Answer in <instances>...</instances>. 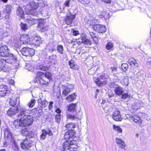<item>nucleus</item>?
<instances>
[{
    "instance_id": "obj_1",
    "label": "nucleus",
    "mask_w": 151,
    "mask_h": 151,
    "mask_svg": "<svg viewBox=\"0 0 151 151\" xmlns=\"http://www.w3.org/2000/svg\"><path fill=\"white\" fill-rule=\"evenodd\" d=\"M31 111L25 107L22 106L20 109V113L17 115L19 121H22L24 126L30 125L33 121V117L30 115Z\"/></svg>"
},
{
    "instance_id": "obj_2",
    "label": "nucleus",
    "mask_w": 151,
    "mask_h": 151,
    "mask_svg": "<svg viewBox=\"0 0 151 151\" xmlns=\"http://www.w3.org/2000/svg\"><path fill=\"white\" fill-rule=\"evenodd\" d=\"M52 74L49 72L43 73L38 72L37 74V78L34 82L40 84L47 85L52 80Z\"/></svg>"
},
{
    "instance_id": "obj_3",
    "label": "nucleus",
    "mask_w": 151,
    "mask_h": 151,
    "mask_svg": "<svg viewBox=\"0 0 151 151\" xmlns=\"http://www.w3.org/2000/svg\"><path fill=\"white\" fill-rule=\"evenodd\" d=\"M0 59L3 63H7L12 64L15 69L17 68L19 66V61L11 53L4 58Z\"/></svg>"
},
{
    "instance_id": "obj_4",
    "label": "nucleus",
    "mask_w": 151,
    "mask_h": 151,
    "mask_svg": "<svg viewBox=\"0 0 151 151\" xmlns=\"http://www.w3.org/2000/svg\"><path fill=\"white\" fill-rule=\"evenodd\" d=\"M76 125L74 123H70L67 124L66 125V128L69 131L66 132L64 135V138L65 139H68L69 141H71V139L73 137H74L75 136V132L73 129L75 128Z\"/></svg>"
},
{
    "instance_id": "obj_5",
    "label": "nucleus",
    "mask_w": 151,
    "mask_h": 151,
    "mask_svg": "<svg viewBox=\"0 0 151 151\" xmlns=\"http://www.w3.org/2000/svg\"><path fill=\"white\" fill-rule=\"evenodd\" d=\"M109 76L105 73H101L94 80L95 82L99 86H101L106 85L107 81L109 78Z\"/></svg>"
},
{
    "instance_id": "obj_6",
    "label": "nucleus",
    "mask_w": 151,
    "mask_h": 151,
    "mask_svg": "<svg viewBox=\"0 0 151 151\" xmlns=\"http://www.w3.org/2000/svg\"><path fill=\"white\" fill-rule=\"evenodd\" d=\"M83 112L81 111H79L78 113L74 112L72 113H69L66 114L67 118V121L68 122L69 121H73L81 120L82 118Z\"/></svg>"
},
{
    "instance_id": "obj_7",
    "label": "nucleus",
    "mask_w": 151,
    "mask_h": 151,
    "mask_svg": "<svg viewBox=\"0 0 151 151\" xmlns=\"http://www.w3.org/2000/svg\"><path fill=\"white\" fill-rule=\"evenodd\" d=\"M73 86L71 84H68L66 85H62L61 88L63 89L62 95L64 97L67 96L73 89Z\"/></svg>"
},
{
    "instance_id": "obj_8",
    "label": "nucleus",
    "mask_w": 151,
    "mask_h": 151,
    "mask_svg": "<svg viewBox=\"0 0 151 151\" xmlns=\"http://www.w3.org/2000/svg\"><path fill=\"white\" fill-rule=\"evenodd\" d=\"M35 50L29 47H24L21 50L20 52L22 54L26 56L33 55L35 54Z\"/></svg>"
},
{
    "instance_id": "obj_9",
    "label": "nucleus",
    "mask_w": 151,
    "mask_h": 151,
    "mask_svg": "<svg viewBox=\"0 0 151 151\" xmlns=\"http://www.w3.org/2000/svg\"><path fill=\"white\" fill-rule=\"evenodd\" d=\"M23 106H19L18 107L17 106H12L7 111V114L9 116H12L17 113L19 114L20 113V109Z\"/></svg>"
},
{
    "instance_id": "obj_10",
    "label": "nucleus",
    "mask_w": 151,
    "mask_h": 151,
    "mask_svg": "<svg viewBox=\"0 0 151 151\" xmlns=\"http://www.w3.org/2000/svg\"><path fill=\"white\" fill-rule=\"evenodd\" d=\"M92 28L95 31L98 33L105 32L106 30V28L104 26L99 24L93 25Z\"/></svg>"
},
{
    "instance_id": "obj_11",
    "label": "nucleus",
    "mask_w": 151,
    "mask_h": 151,
    "mask_svg": "<svg viewBox=\"0 0 151 151\" xmlns=\"http://www.w3.org/2000/svg\"><path fill=\"white\" fill-rule=\"evenodd\" d=\"M32 37L30 38L29 35L27 34H24L21 36L20 41L23 44H30L31 40Z\"/></svg>"
},
{
    "instance_id": "obj_12",
    "label": "nucleus",
    "mask_w": 151,
    "mask_h": 151,
    "mask_svg": "<svg viewBox=\"0 0 151 151\" xmlns=\"http://www.w3.org/2000/svg\"><path fill=\"white\" fill-rule=\"evenodd\" d=\"M0 53L1 56L4 58L10 53L9 52V49L6 45L2 46L0 48Z\"/></svg>"
},
{
    "instance_id": "obj_13",
    "label": "nucleus",
    "mask_w": 151,
    "mask_h": 151,
    "mask_svg": "<svg viewBox=\"0 0 151 151\" xmlns=\"http://www.w3.org/2000/svg\"><path fill=\"white\" fill-rule=\"evenodd\" d=\"M79 40L78 41L79 44L82 43L87 46H90L91 44V41L89 40L82 36Z\"/></svg>"
},
{
    "instance_id": "obj_14",
    "label": "nucleus",
    "mask_w": 151,
    "mask_h": 151,
    "mask_svg": "<svg viewBox=\"0 0 151 151\" xmlns=\"http://www.w3.org/2000/svg\"><path fill=\"white\" fill-rule=\"evenodd\" d=\"M29 139H26L21 144V146L23 149H29L32 146V144L29 141Z\"/></svg>"
},
{
    "instance_id": "obj_15",
    "label": "nucleus",
    "mask_w": 151,
    "mask_h": 151,
    "mask_svg": "<svg viewBox=\"0 0 151 151\" xmlns=\"http://www.w3.org/2000/svg\"><path fill=\"white\" fill-rule=\"evenodd\" d=\"M70 143L68 141L65 142L60 148L61 151H72L73 147H70Z\"/></svg>"
},
{
    "instance_id": "obj_16",
    "label": "nucleus",
    "mask_w": 151,
    "mask_h": 151,
    "mask_svg": "<svg viewBox=\"0 0 151 151\" xmlns=\"http://www.w3.org/2000/svg\"><path fill=\"white\" fill-rule=\"evenodd\" d=\"M7 86L4 85L0 86V96L4 97L7 93Z\"/></svg>"
},
{
    "instance_id": "obj_17",
    "label": "nucleus",
    "mask_w": 151,
    "mask_h": 151,
    "mask_svg": "<svg viewBox=\"0 0 151 151\" xmlns=\"http://www.w3.org/2000/svg\"><path fill=\"white\" fill-rule=\"evenodd\" d=\"M70 15H67L65 18V23L67 24H70L73 20L75 18V14H72L71 13H70Z\"/></svg>"
},
{
    "instance_id": "obj_18",
    "label": "nucleus",
    "mask_w": 151,
    "mask_h": 151,
    "mask_svg": "<svg viewBox=\"0 0 151 151\" xmlns=\"http://www.w3.org/2000/svg\"><path fill=\"white\" fill-rule=\"evenodd\" d=\"M124 92V89L121 87L117 86L115 87L114 92L115 94L118 95H121Z\"/></svg>"
},
{
    "instance_id": "obj_19",
    "label": "nucleus",
    "mask_w": 151,
    "mask_h": 151,
    "mask_svg": "<svg viewBox=\"0 0 151 151\" xmlns=\"http://www.w3.org/2000/svg\"><path fill=\"white\" fill-rule=\"evenodd\" d=\"M15 120L13 123V126L17 129H20L22 127H24V124L22 123V121H21L19 120Z\"/></svg>"
},
{
    "instance_id": "obj_20",
    "label": "nucleus",
    "mask_w": 151,
    "mask_h": 151,
    "mask_svg": "<svg viewBox=\"0 0 151 151\" xmlns=\"http://www.w3.org/2000/svg\"><path fill=\"white\" fill-rule=\"evenodd\" d=\"M33 38H32V43H33L35 45L39 46L41 43L42 40L41 37H35L34 38V40L32 39Z\"/></svg>"
},
{
    "instance_id": "obj_21",
    "label": "nucleus",
    "mask_w": 151,
    "mask_h": 151,
    "mask_svg": "<svg viewBox=\"0 0 151 151\" xmlns=\"http://www.w3.org/2000/svg\"><path fill=\"white\" fill-rule=\"evenodd\" d=\"M68 64L71 68L74 70H77L79 68L78 66L76 64L74 61L73 60H71L68 62Z\"/></svg>"
},
{
    "instance_id": "obj_22",
    "label": "nucleus",
    "mask_w": 151,
    "mask_h": 151,
    "mask_svg": "<svg viewBox=\"0 0 151 151\" xmlns=\"http://www.w3.org/2000/svg\"><path fill=\"white\" fill-rule=\"evenodd\" d=\"M77 104L76 103H71L67 106L68 110L69 111H74L75 110Z\"/></svg>"
},
{
    "instance_id": "obj_23",
    "label": "nucleus",
    "mask_w": 151,
    "mask_h": 151,
    "mask_svg": "<svg viewBox=\"0 0 151 151\" xmlns=\"http://www.w3.org/2000/svg\"><path fill=\"white\" fill-rule=\"evenodd\" d=\"M128 63L131 65H134L135 67H138L139 66V64L136 60L133 58H131L129 60Z\"/></svg>"
},
{
    "instance_id": "obj_24",
    "label": "nucleus",
    "mask_w": 151,
    "mask_h": 151,
    "mask_svg": "<svg viewBox=\"0 0 151 151\" xmlns=\"http://www.w3.org/2000/svg\"><path fill=\"white\" fill-rule=\"evenodd\" d=\"M17 101L18 103L20 102L19 98L18 97L13 98L10 99L9 102L10 105L12 106H15L17 104Z\"/></svg>"
},
{
    "instance_id": "obj_25",
    "label": "nucleus",
    "mask_w": 151,
    "mask_h": 151,
    "mask_svg": "<svg viewBox=\"0 0 151 151\" xmlns=\"http://www.w3.org/2000/svg\"><path fill=\"white\" fill-rule=\"evenodd\" d=\"M13 150L16 151H18L19 150L18 145L14 140L12 139L10 142Z\"/></svg>"
},
{
    "instance_id": "obj_26",
    "label": "nucleus",
    "mask_w": 151,
    "mask_h": 151,
    "mask_svg": "<svg viewBox=\"0 0 151 151\" xmlns=\"http://www.w3.org/2000/svg\"><path fill=\"white\" fill-rule=\"evenodd\" d=\"M131 119L135 122L137 123L138 124H140L142 123V120L138 115H134L131 117Z\"/></svg>"
},
{
    "instance_id": "obj_27",
    "label": "nucleus",
    "mask_w": 151,
    "mask_h": 151,
    "mask_svg": "<svg viewBox=\"0 0 151 151\" xmlns=\"http://www.w3.org/2000/svg\"><path fill=\"white\" fill-rule=\"evenodd\" d=\"M28 126L22 127L21 129H20L21 133L23 136H27L28 132V130L27 128V127H28Z\"/></svg>"
},
{
    "instance_id": "obj_28",
    "label": "nucleus",
    "mask_w": 151,
    "mask_h": 151,
    "mask_svg": "<svg viewBox=\"0 0 151 151\" xmlns=\"http://www.w3.org/2000/svg\"><path fill=\"white\" fill-rule=\"evenodd\" d=\"M109 16L108 12L104 11L102 12L100 15H98V17L101 18H104L105 19H106L109 18Z\"/></svg>"
},
{
    "instance_id": "obj_29",
    "label": "nucleus",
    "mask_w": 151,
    "mask_h": 151,
    "mask_svg": "<svg viewBox=\"0 0 151 151\" xmlns=\"http://www.w3.org/2000/svg\"><path fill=\"white\" fill-rule=\"evenodd\" d=\"M12 134L9 129L6 128L4 130V137L5 139L11 137Z\"/></svg>"
},
{
    "instance_id": "obj_30",
    "label": "nucleus",
    "mask_w": 151,
    "mask_h": 151,
    "mask_svg": "<svg viewBox=\"0 0 151 151\" xmlns=\"http://www.w3.org/2000/svg\"><path fill=\"white\" fill-rule=\"evenodd\" d=\"M77 95L75 93H74L71 95H69L68 97L66 98V99L68 101H72L75 99L76 98Z\"/></svg>"
},
{
    "instance_id": "obj_31",
    "label": "nucleus",
    "mask_w": 151,
    "mask_h": 151,
    "mask_svg": "<svg viewBox=\"0 0 151 151\" xmlns=\"http://www.w3.org/2000/svg\"><path fill=\"white\" fill-rule=\"evenodd\" d=\"M17 15L19 16L20 17L22 18L24 16V12L22 8L19 7L18 8L17 11Z\"/></svg>"
},
{
    "instance_id": "obj_32",
    "label": "nucleus",
    "mask_w": 151,
    "mask_h": 151,
    "mask_svg": "<svg viewBox=\"0 0 151 151\" xmlns=\"http://www.w3.org/2000/svg\"><path fill=\"white\" fill-rule=\"evenodd\" d=\"M12 6L10 5L7 6L4 10V12L6 14H7V15L11 12Z\"/></svg>"
},
{
    "instance_id": "obj_33",
    "label": "nucleus",
    "mask_w": 151,
    "mask_h": 151,
    "mask_svg": "<svg viewBox=\"0 0 151 151\" xmlns=\"http://www.w3.org/2000/svg\"><path fill=\"white\" fill-rule=\"evenodd\" d=\"M35 100L34 99H31L30 101L27 104V105L29 106V108H31L34 106V105H35Z\"/></svg>"
},
{
    "instance_id": "obj_34",
    "label": "nucleus",
    "mask_w": 151,
    "mask_h": 151,
    "mask_svg": "<svg viewBox=\"0 0 151 151\" xmlns=\"http://www.w3.org/2000/svg\"><path fill=\"white\" fill-rule=\"evenodd\" d=\"M116 143L119 146L125 145L124 142L120 139L116 138Z\"/></svg>"
},
{
    "instance_id": "obj_35",
    "label": "nucleus",
    "mask_w": 151,
    "mask_h": 151,
    "mask_svg": "<svg viewBox=\"0 0 151 151\" xmlns=\"http://www.w3.org/2000/svg\"><path fill=\"white\" fill-rule=\"evenodd\" d=\"M37 20L33 18H29L27 20V22L30 25L35 24L37 22Z\"/></svg>"
},
{
    "instance_id": "obj_36",
    "label": "nucleus",
    "mask_w": 151,
    "mask_h": 151,
    "mask_svg": "<svg viewBox=\"0 0 151 151\" xmlns=\"http://www.w3.org/2000/svg\"><path fill=\"white\" fill-rule=\"evenodd\" d=\"M26 68L29 71H33L34 68V66L28 63L26 65Z\"/></svg>"
},
{
    "instance_id": "obj_37",
    "label": "nucleus",
    "mask_w": 151,
    "mask_h": 151,
    "mask_svg": "<svg viewBox=\"0 0 151 151\" xmlns=\"http://www.w3.org/2000/svg\"><path fill=\"white\" fill-rule=\"evenodd\" d=\"M46 129H43L42 130V133L40 136V139L41 140L45 139L46 135Z\"/></svg>"
},
{
    "instance_id": "obj_38",
    "label": "nucleus",
    "mask_w": 151,
    "mask_h": 151,
    "mask_svg": "<svg viewBox=\"0 0 151 151\" xmlns=\"http://www.w3.org/2000/svg\"><path fill=\"white\" fill-rule=\"evenodd\" d=\"M74 137H73L72 139H71L72 140L71 141H69V139H68H68H65L66 141H68L70 143V147H73V150L72 151H74V149L75 148V147L74 146L75 145H74L73 143L74 142L73 141H74V140L73 139Z\"/></svg>"
},
{
    "instance_id": "obj_39",
    "label": "nucleus",
    "mask_w": 151,
    "mask_h": 151,
    "mask_svg": "<svg viewBox=\"0 0 151 151\" xmlns=\"http://www.w3.org/2000/svg\"><path fill=\"white\" fill-rule=\"evenodd\" d=\"M57 49L58 52L60 54H62L63 53V48L62 45H58L57 47Z\"/></svg>"
},
{
    "instance_id": "obj_40",
    "label": "nucleus",
    "mask_w": 151,
    "mask_h": 151,
    "mask_svg": "<svg viewBox=\"0 0 151 151\" xmlns=\"http://www.w3.org/2000/svg\"><path fill=\"white\" fill-rule=\"evenodd\" d=\"M21 44L18 41L16 42L14 44V47L16 49V50L20 49L21 47Z\"/></svg>"
},
{
    "instance_id": "obj_41",
    "label": "nucleus",
    "mask_w": 151,
    "mask_h": 151,
    "mask_svg": "<svg viewBox=\"0 0 151 151\" xmlns=\"http://www.w3.org/2000/svg\"><path fill=\"white\" fill-rule=\"evenodd\" d=\"M45 25V24L44 23V20L43 19H41L39 21L38 27L41 29L43 27V26Z\"/></svg>"
},
{
    "instance_id": "obj_42",
    "label": "nucleus",
    "mask_w": 151,
    "mask_h": 151,
    "mask_svg": "<svg viewBox=\"0 0 151 151\" xmlns=\"http://www.w3.org/2000/svg\"><path fill=\"white\" fill-rule=\"evenodd\" d=\"M113 128L115 130L118 131L119 132L121 133L122 132V129L119 126H116L113 125Z\"/></svg>"
},
{
    "instance_id": "obj_43",
    "label": "nucleus",
    "mask_w": 151,
    "mask_h": 151,
    "mask_svg": "<svg viewBox=\"0 0 151 151\" xmlns=\"http://www.w3.org/2000/svg\"><path fill=\"white\" fill-rule=\"evenodd\" d=\"M113 118L115 121H120L122 120V118L121 117L120 115L117 116H113Z\"/></svg>"
},
{
    "instance_id": "obj_44",
    "label": "nucleus",
    "mask_w": 151,
    "mask_h": 151,
    "mask_svg": "<svg viewBox=\"0 0 151 151\" xmlns=\"http://www.w3.org/2000/svg\"><path fill=\"white\" fill-rule=\"evenodd\" d=\"M35 8H34L33 9H31L30 10H29V14H30V15H33L34 16H36L37 15L36 14V10L35 9Z\"/></svg>"
},
{
    "instance_id": "obj_45",
    "label": "nucleus",
    "mask_w": 151,
    "mask_h": 151,
    "mask_svg": "<svg viewBox=\"0 0 151 151\" xmlns=\"http://www.w3.org/2000/svg\"><path fill=\"white\" fill-rule=\"evenodd\" d=\"M61 115L60 114H57L55 115V119L57 123H59L60 121Z\"/></svg>"
},
{
    "instance_id": "obj_46",
    "label": "nucleus",
    "mask_w": 151,
    "mask_h": 151,
    "mask_svg": "<svg viewBox=\"0 0 151 151\" xmlns=\"http://www.w3.org/2000/svg\"><path fill=\"white\" fill-rule=\"evenodd\" d=\"M121 68L124 71H125L128 68V65L127 63L122 64L121 65Z\"/></svg>"
},
{
    "instance_id": "obj_47",
    "label": "nucleus",
    "mask_w": 151,
    "mask_h": 151,
    "mask_svg": "<svg viewBox=\"0 0 151 151\" xmlns=\"http://www.w3.org/2000/svg\"><path fill=\"white\" fill-rule=\"evenodd\" d=\"M113 44L111 42H109L106 45V49L108 50H110L113 47Z\"/></svg>"
},
{
    "instance_id": "obj_48",
    "label": "nucleus",
    "mask_w": 151,
    "mask_h": 151,
    "mask_svg": "<svg viewBox=\"0 0 151 151\" xmlns=\"http://www.w3.org/2000/svg\"><path fill=\"white\" fill-rule=\"evenodd\" d=\"M38 68L40 70L43 71H46L47 70H48V67L42 65H40Z\"/></svg>"
},
{
    "instance_id": "obj_49",
    "label": "nucleus",
    "mask_w": 151,
    "mask_h": 151,
    "mask_svg": "<svg viewBox=\"0 0 151 151\" xmlns=\"http://www.w3.org/2000/svg\"><path fill=\"white\" fill-rule=\"evenodd\" d=\"M49 29V27L47 25H45L41 29V31L42 32H44L45 31H47Z\"/></svg>"
},
{
    "instance_id": "obj_50",
    "label": "nucleus",
    "mask_w": 151,
    "mask_h": 151,
    "mask_svg": "<svg viewBox=\"0 0 151 151\" xmlns=\"http://www.w3.org/2000/svg\"><path fill=\"white\" fill-rule=\"evenodd\" d=\"M41 104V107L42 108H45L47 106L48 103L47 101H45L43 102H42V103H40Z\"/></svg>"
},
{
    "instance_id": "obj_51",
    "label": "nucleus",
    "mask_w": 151,
    "mask_h": 151,
    "mask_svg": "<svg viewBox=\"0 0 151 151\" xmlns=\"http://www.w3.org/2000/svg\"><path fill=\"white\" fill-rule=\"evenodd\" d=\"M45 98L43 96H42L38 100V103H42L45 101H46Z\"/></svg>"
},
{
    "instance_id": "obj_52",
    "label": "nucleus",
    "mask_w": 151,
    "mask_h": 151,
    "mask_svg": "<svg viewBox=\"0 0 151 151\" xmlns=\"http://www.w3.org/2000/svg\"><path fill=\"white\" fill-rule=\"evenodd\" d=\"M21 27L22 29L23 30H25L27 29V27L26 24H24L21 23Z\"/></svg>"
},
{
    "instance_id": "obj_53",
    "label": "nucleus",
    "mask_w": 151,
    "mask_h": 151,
    "mask_svg": "<svg viewBox=\"0 0 151 151\" xmlns=\"http://www.w3.org/2000/svg\"><path fill=\"white\" fill-rule=\"evenodd\" d=\"M121 98L125 99L127 98L129 96V95L128 93H122L121 95Z\"/></svg>"
},
{
    "instance_id": "obj_54",
    "label": "nucleus",
    "mask_w": 151,
    "mask_h": 151,
    "mask_svg": "<svg viewBox=\"0 0 151 151\" xmlns=\"http://www.w3.org/2000/svg\"><path fill=\"white\" fill-rule=\"evenodd\" d=\"M125 145L119 146L118 151H125Z\"/></svg>"
},
{
    "instance_id": "obj_55",
    "label": "nucleus",
    "mask_w": 151,
    "mask_h": 151,
    "mask_svg": "<svg viewBox=\"0 0 151 151\" xmlns=\"http://www.w3.org/2000/svg\"><path fill=\"white\" fill-rule=\"evenodd\" d=\"M27 135L29 138H32L34 136V133L32 132H28Z\"/></svg>"
},
{
    "instance_id": "obj_56",
    "label": "nucleus",
    "mask_w": 151,
    "mask_h": 151,
    "mask_svg": "<svg viewBox=\"0 0 151 151\" xmlns=\"http://www.w3.org/2000/svg\"><path fill=\"white\" fill-rule=\"evenodd\" d=\"M54 49L52 48H47L46 49V51L48 53H52L54 50Z\"/></svg>"
},
{
    "instance_id": "obj_57",
    "label": "nucleus",
    "mask_w": 151,
    "mask_h": 151,
    "mask_svg": "<svg viewBox=\"0 0 151 151\" xmlns=\"http://www.w3.org/2000/svg\"><path fill=\"white\" fill-rule=\"evenodd\" d=\"M46 134H48L49 136H51L53 134L52 131L50 129L46 130Z\"/></svg>"
},
{
    "instance_id": "obj_58",
    "label": "nucleus",
    "mask_w": 151,
    "mask_h": 151,
    "mask_svg": "<svg viewBox=\"0 0 151 151\" xmlns=\"http://www.w3.org/2000/svg\"><path fill=\"white\" fill-rule=\"evenodd\" d=\"M71 0H67L64 3V5L66 7H69Z\"/></svg>"
},
{
    "instance_id": "obj_59",
    "label": "nucleus",
    "mask_w": 151,
    "mask_h": 151,
    "mask_svg": "<svg viewBox=\"0 0 151 151\" xmlns=\"http://www.w3.org/2000/svg\"><path fill=\"white\" fill-rule=\"evenodd\" d=\"M119 115H120V112L118 110H116L112 114L113 116H117Z\"/></svg>"
},
{
    "instance_id": "obj_60",
    "label": "nucleus",
    "mask_w": 151,
    "mask_h": 151,
    "mask_svg": "<svg viewBox=\"0 0 151 151\" xmlns=\"http://www.w3.org/2000/svg\"><path fill=\"white\" fill-rule=\"evenodd\" d=\"M53 104V102L52 101H51L50 102L49 106H48V108L49 110H51L52 109V105Z\"/></svg>"
},
{
    "instance_id": "obj_61",
    "label": "nucleus",
    "mask_w": 151,
    "mask_h": 151,
    "mask_svg": "<svg viewBox=\"0 0 151 151\" xmlns=\"http://www.w3.org/2000/svg\"><path fill=\"white\" fill-rule=\"evenodd\" d=\"M101 1L106 4H111V0H101Z\"/></svg>"
},
{
    "instance_id": "obj_62",
    "label": "nucleus",
    "mask_w": 151,
    "mask_h": 151,
    "mask_svg": "<svg viewBox=\"0 0 151 151\" xmlns=\"http://www.w3.org/2000/svg\"><path fill=\"white\" fill-rule=\"evenodd\" d=\"M81 3L85 5L88 4L90 3V1L88 0H85L84 1H82Z\"/></svg>"
},
{
    "instance_id": "obj_63",
    "label": "nucleus",
    "mask_w": 151,
    "mask_h": 151,
    "mask_svg": "<svg viewBox=\"0 0 151 151\" xmlns=\"http://www.w3.org/2000/svg\"><path fill=\"white\" fill-rule=\"evenodd\" d=\"M116 85V84H115L114 82H112L109 85V87L111 88H112L114 87Z\"/></svg>"
},
{
    "instance_id": "obj_64",
    "label": "nucleus",
    "mask_w": 151,
    "mask_h": 151,
    "mask_svg": "<svg viewBox=\"0 0 151 151\" xmlns=\"http://www.w3.org/2000/svg\"><path fill=\"white\" fill-rule=\"evenodd\" d=\"M38 113L40 115L42 114V109L40 107H38Z\"/></svg>"
}]
</instances>
